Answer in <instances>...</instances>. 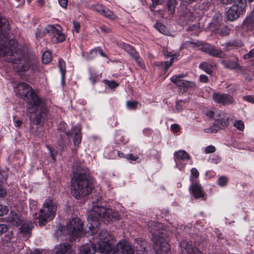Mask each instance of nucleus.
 I'll return each instance as SVG.
<instances>
[{"label":"nucleus","mask_w":254,"mask_h":254,"mask_svg":"<svg viewBox=\"0 0 254 254\" xmlns=\"http://www.w3.org/2000/svg\"><path fill=\"white\" fill-rule=\"evenodd\" d=\"M8 30V21L5 18L0 17V57H3L5 60L11 62L17 72H24L29 69L33 72L38 71L39 67L37 62L24 56L22 51L16 50L17 43L15 41H9L8 47L3 45V43H6L7 41Z\"/></svg>","instance_id":"nucleus-1"},{"label":"nucleus","mask_w":254,"mask_h":254,"mask_svg":"<svg viewBox=\"0 0 254 254\" xmlns=\"http://www.w3.org/2000/svg\"><path fill=\"white\" fill-rule=\"evenodd\" d=\"M96 244L90 243L82 246L80 254H94L97 251L103 254H134L130 244L125 240L119 241L114 246L113 237L106 231H102L96 237Z\"/></svg>","instance_id":"nucleus-2"},{"label":"nucleus","mask_w":254,"mask_h":254,"mask_svg":"<svg viewBox=\"0 0 254 254\" xmlns=\"http://www.w3.org/2000/svg\"><path fill=\"white\" fill-rule=\"evenodd\" d=\"M14 90L17 95L28 100L27 110L31 122L40 125L47 117V107L44 100L40 99L26 83H20Z\"/></svg>","instance_id":"nucleus-3"},{"label":"nucleus","mask_w":254,"mask_h":254,"mask_svg":"<svg viewBox=\"0 0 254 254\" xmlns=\"http://www.w3.org/2000/svg\"><path fill=\"white\" fill-rule=\"evenodd\" d=\"M119 215L116 211L104 207L94 205L87 214V220L90 225L89 227L90 235H93L97 231V228L100 221H116L119 218Z\"/></svg>","instance_id":"nucleus-4"},{"label":"nucleus","mask_w":254,"mask_h":254,"mask_svg":"<svg viewBox=\"0 0 254 254\" xmlns=\"http://www.w3.org/2000/svg\"><path fill=\"white\" fill-rule=\"evenodd\" d=\"M71 184V193L77 199L91 193L93 188L92 182L88 180L87 173H82L78 170L74 173Z\"/></svg>","instance_id":"nucleus-5"},{"label":"nucleus","mask_w":254,"mask_h":254,"mask_svg":"<svg viewBox=\"0 0 254 254\" xmlns=\"http://www.w3.org/2000/svg\"><path fill=\"white\" fill-rule=\"evenodd\" d=\"M57 208V204L53 199H46L42 208L40 211L38 217L39 225L44 226L52 220L55 216Z\"/></svg>","instance_id":"nucleus-6"},{"label":"nucleus","mask_w":254,"mask_h":254,"mask_svg":"<svg viewBox=\"0 0 254 254\" xmlns=\"http://www.w3.org/2000/svg\"><path fill=\"white\" fill-rule=\"evenodd\" d=\"M152 240L155 254H171V246L163 232L153 233Z\"/></svg>","instance_id":"nucleus-7"},{"label":"nucleus","mask_w":254,"mask_h":254,"mask_svg":"<svg viewBox=\"0 0 254 254\" xmlns=\"http://www.w3.org/2000/svg\"><path fill=\"white\" fill-rule=\"evenodd\" d=\"M63 231L64 234L69 235L72 239L81 237L84 234L82 222L79 218H73L69 220Z\"/></svg>","instance_id":"nucleus-8"},{"label":"nucleus","mask_w":254,"mask_h":254,"mask_svg":"<svg viewBox=\"0 0 254 254\" xmlns=\"http://www.w3.org/2000/svg\"><path fill=\"white\" fill-rule=\"evenodd\" d=\"M46 30L53 42L59 43L64 40L65 37L62 32V28L60 26L49 25L47 26Z\"/></svg>","instance_id":"nucleus-9"},{"label":"nucleus","mask_w":254,"mask_h":254,"mask_svg":"<svg viewBox=\"0 0 254 254\" xmlns=\"http://www.w3.org/2000/svg\"><path fill=\"white\" fill-rule=\"evenodd\" d=\"M174 158L176 167L182 170L186 166V162L190 159V156L184 150H179L174 153Z\"/></svg>","instance_id":"nucleus-10"},{"label":"nucleus","mask_w":254,"mask_h":254,"mask_svg":"<svg viewBox=\"0 0 254 254\" xmlns=\"http://www.w3.org/2000/svg\"><path fill=\"white\" fill-rule=\"evenodd\" d=\"M239 6L238 4H234L227 11L226 16L228 20L233 21L237 19L243 10L244 5Z\"/></svg>","instance_id":"nucleus-11"},{"label":"nucleus","mask_w":254,"mask_h":254,"mask_svg":"<svg viewBox=\"0 0 254 254\" xmlns=\"http://www.w3.org/2000/svg\"><path fill=\"white\" fill-rule=\"evenodd\" d=\"M184 76L185 75L183 74L174 75L171 78V80L175 84L179 86L187 88H194L195 87L194 83L184 80L183 78Z\"/></svg>","instance_id":"nucleus-12"},{"label":"nucleus","mask_w":254,"mask_h":254,"mask_svg":"<svg viewBox=\"0 0 254 254\" xmlns=\"http://www.w3.org/2000/svg\"><path fill=\"white\" fill-rule=\"evenodd\" d=\"M190 191L195 198L204 199V193L200 185L198 182L191 183Z\"/></svg>","instance_id":"nucleus-13"},{"label":"nucleus","mask_w":254,"mask_h":254,"mask_svg":"<svg viewBox=\"0 0 254 254\" xmlns=\"http://www.w3.org/2000/svg\"><path fill=\"white\" fill-rule=\"evenodd\" d=\"M213 98L217 103L223 105L232 103L233 101L231 96L224 94L214 93Z\"/></svg>","instance_id":"nucleus-14"},{"label":"nucleus","mask_w":254,"mask_h":254,"mask_svg":"<svg viewBox=\"0 0 254 254\" xmlns=\"http://www.w3.org/2000/svg\"><path fill=\"white\" fill-rule=\"evenodd\" d=\"M201 50L202 51L209 54L210 56L218 57L220 58H222L223 56V54L221 51L215 49L213 46L208 44H205L202 46V47L201 48Z\"/></svg>","instance_id":"nucleus-15"},{"label":"nucleus","mask_w":254,"mask_h":254,"mask_svg":"<svg viewBox=\"0 0 254 254\" xmlns=\"http://www.w3.org/2000/svg\"><path fill=\"white\" fill-rule=\"evenodd\" d=\"M179 17L181 20L188 22L192 20L193 15L190 9L185 6H183L179 11Z\"/></svg>","instance_id":"nucleus-16"},{"label":"nucleus","mask_w":254,"mask_h":254,"mask_svg":"<svg viewBox=\"0 0 254 254\" xmlns=\"http://www.w3.org/2000/svg\"><path fill=\"white\" fill-rule=\"evenodd\" d=\"M124 48L127 52L132 56L142 68L144 67L142 59L138 56L135 50L131 46L127 44H125L124 45Z\"/></svg>","instance_id":"nucleus-17"},{"label":"nucleus","mask_w":254,"mask_h":254,"mask_svg":"<svg viewBox=\"0 0 254 254\" xmlns=\"http://www.w3.org/2000/svg\"><path fill=\"white\" fill-rule=\"evenodd\" d=\"M164 54L165 57L167 58H171L170 62H166L165 63L161 62L159 63L158 64H157L156 65L158 66H161L162 67H163L164 68L165 72H166L169 66H170L174 62L176 54L174 52L169 51H164Z\"/></svg>","instance_id":"nucleus-18"},{"label":"nucleus","mask_w":254,"mask_h":254,"mask_svg":"<svg viewBox=\"0 0 254 254\" xmlns=\"http://www.w3.org/2000/svg\"><path fill=\"white\" fill-rule=\"evenodd\" d=\"M71 134L73 136V142L74 145H78L81 142L80 127H75L72 128Z\"/></svg>","instance_id":"nucleus-19"},{"label":"nucleus","mask_w":254,"mask_h":254,"mask_svg":"<svg viewBox=\"0 0 254 254\" xmlns=\"http://www.w3.org/2000/svg\"><path fill=\"white\" fill-rule=\"evenodd\" d=\"M180 247L183 254H189L194 248L192 247L190 242L187 240H184L181 242Z\"/></svg>","instance_id":"nucleus-20"},{"label":"nucleus","mask_w":254,"mask_h":254,"mask_svg":"<svg viewBox=\"0 0 254 254\" xmlns=\"http://www.w3.org/2000/svg\"><path fill=\"white\" fill-rule=\"evenodd\" d=\"M213 124L216 127L214 131H217L218 129L223 128L226 127L228 125V121L223 117H221L218 119H216Z\"/></svg>","instance_id":"nucleus-21"},{"label":"nucleus","mask_w":254,"mask_h":254,"mask_svg":"<svg viewBox=\"0 0 254 254\" xmlns=\"http://www.w3.org/2000/svg\"><path fill=\"white\" fill-rule=\"evenodd\" d=\"M70 246L67 244H60L55 248L56 254H64L68 250Z\"/></svg>","instance_id":"nucleus-22"},{"label":"nucleus","mask_w":254,"mask_h":254,"mask_svg":"<svg viewBox=\"0 0 254 254\" xmlns=\"http://www.w3.org/2000/svg\"><path fill=\"white\" fill-rule=\"evenodd\" d=\"M222 64L226 67L231 68V69H240L241 67L236 62L234 61H227L226 60H223L221 62Z\"/></svg>","instance_id":"nucleus-23"},{"label":"nucleus","mask_w":254,"mask_h":254,"mask_svg":"<svg viewBox=\"0 0 254 254\" xmlns=\"http://www.w3.org/2000/svg\"><path fill=\"white\" fill-rule=\"evenodd\" d=\"M59 67L62 75V82L64 83V79L65 74V62L62 59L59 60Z\"/></svg>","instance_id":"nucleus-24"},{"label":"nucleus","mask_w":254,"mask_h":254,"mask_svg":"<svg viewBox=\"0 0 254 254\" xmlns=\"http://www.w3.org/2000/svg\"><path fill=\"white\" fill-rule=\"evenodd\" d=\"M8 221L11 225L15 226L19 225L21 222L18 215L14 212H11L10 213V216L9 217Z\"/></svg>","instance_id":"nucleus-25"},{"label":"nucleus","mask_w":254,"mask_h":254,"mask_svg":"<svg viewBox=\"0 0 254 254\" xmlns=\"http://www.w3.org/2000/svg\"><path fill=\"white\" fill-rule=\"evenodd\" d=\"M199 67L201 69L208 74H210L212 72L214 68L212 65L206 62L200 64Z\"/></svg>","instance_id":"nucleus-26"},{"label":"nucleus","mask_w":254,"mask_h":254,"mask_svg":"<svg viewBox=\"0 0 254 254\" xmlns=\"http://www.w3.org/2000/svg\"><path fill=\"white\" fill-rule=\"evenodd\" d=\"M98 53H99L100 55L102 57H106V55L104 53L103 51L101 49L97 48L95 49L94 50H92L90 52V55L89 56L88 59H91L94 58L97 55Z\"/></svg>","instance_id":"nucleus-27"},{"label":"nucleus","mask_w":254,"mask_h":254,"mask_svg":"<svg viewBox=\"0 0 254 254\" xmlns=\"http://www.w3.org/2000/svg\"><path fill=\"white\" fill-rule=\"evenodd\" d=\"M155 28L161 33L165 35H168L169 33L166 26L160 23H156L155 25Z\"/></svg>","instance_id":"nucleus-28"},{"label":"nucleus","mask_w":254,"mask_h":254,"mask_svg":"<svg viewBox=\"0 0 254 254\" xmlns=\"http://www.w3.org/2000/svg\"><path fill=\"white\" fill-rule=\"evenodd\" d=\"M199 176V172L196 168H193L191 170V176L190 178L191 183L198 182L197 178Z\"/></svg>","instance_id":"nucleus-29"},{"label":"nucleus","mask_w":254,"mask_h":254,"mask_svg":"<svg viewBox=\"0 0 254 254\" xmlns=\"http://www.w3.org/2000/svg\"><path fill=\"white\" fill-rule=\"evenodd\" d=\"M176 5V0H169L167 2V8L170 14H173Z\"/></svg>","instance_id":"nucleus-30"},{"label":"nucleus","mask_w":254,"mask_h":254,"mask_svg":"<svg viewBox=\"0 0 254 254\" xmlns=\"http://www.w3.org/2000/svg\"><path fill=\"white\" fill-rule=\"evenodd\" d=\"M32 229V226L23 224L20 228V232L26 237L29 236V232Z\"/></svg>","instance_id":"nucleus-31"},{"label":"nucleus","mask_w":254,"mask_h":254,"mask_svg":"<svg viewBox=\"0 0 254 254\" xmlns=\"http://www.w3.org/2000/svg\"><path fill=\"white\" fill-rule=\"evenodd\" d=\"M42 59L43 63L45 64L49 63L52 59V56L50 52H45L42 55Z\"/></svg>","instance_id":"nucleus-32"},{"label":"nucleus","mask_w":254,"mask_h":254,"mask_svg":"<svg viewBox=\"0 0 254 254\" xmlns=\"http://www.w3.org/2000/svg\"><path fill=\"white\" fill-rule=\"evenodd\" d=\"M228 182V178L225 176L220 177L217 180V184L220 187H225Z\"/></svg>","instance_id":"nucleus-33"},{"label":"nucleus","mask_w":254,"mask_h":254,"mask_svg":"<svg viewBox=\"0 0 254 254\" xmlns=\"http://www.w3.org/2000/svg\"><path fill=\"white\" fill-rule=\"evenodd\" d=\"M92 8L96 11L97 12L100 13L101 15L102 13H104L105 8L103 7V6L100 4L97 3L95 4H94L92 6Z\"/></svg>","instance_id":"nucleus-34"},{"label":"nucleus","mask_w":254,"mask_h":254,"mask_svg":"<svg viewBox=\"0 0 254 254\" xmlns=\"http://www.w3.org/2000/svg\"><path fill=\"white\" fill-rule=\"evenodd\" d=\"M234 126L240 131H243L245 128L244 122L242 120L235 121Z\"/></svg>","instance_id":"nucleus-35"},{"label":"nucleus","mask_w":254,"mask_h":254,"mask_svg":"<svg viewBox=\"0 0 254 254\" xmlns=\"http://www.w3.org/2000/svg\"><path fill=\"white\" fill-rule=\"evenodd\" d=\"M102 15L111 19H115L117 17L112 11L109 9L106 10L105 9L104 13H102Z\"/></svg>","instance_id":"nucleus-36"},{"label":"nucleus","mask_w":254,"mask_h":254,"mask_svg":"<svg viewBox=\"0 0 254 254\" xmlns=\"http://www.w3.org/2000/svg\"><path fill=\"white\" fill-rule=\"evenodd\" d=\"M127 107L130 110L135 109L138 105V102L134 101H128L126 103Z\"/></svg>","instance_id":"nucleus-37"},{"label":"nucleus","mask_w":254,"mask_h":254,"mask_svg":"<svg viewBox=\"0 0 254 254\" xmlns=\"http://www.w3.org/2000/svg\"><path fill=\"white\" fill-rule=\"evenodd\" d=\"M105 83L109 88L110 89H113L116 88L118 86V83H116L114 81H109V80H105Z\"/></svg>","instance_id":"nucleus-38"},{"label":"nucleus","mask_w":254,"mask_h":254,"mask_svg":"<svg viewBox=\"0 0 254 254\" xmlns=\"http://www.w3.org/2000/svg\"><path fill=\"white\" fill-rule=\"evenodd\" d=\"M184 102L182 100L179 101L176 103V111L177 112H181L184 108Z\"/></svg>","instance_id":"nucleus-39"},{"label":"nucleus","mask_w":254,"mask_h":254,"mask_svg":"<svg viewBox=\"0 0 254 254\" xmlns=\"http://www.w3.org/2000/svg\"><path fill=\"white\" fill-rule=\"evenodd\" d=\"M216 148L213 145H209L206 147L204 149V152L206 154L211 153L215 152Z\"/></svg>","instance_id":"nucleus-40"},{"label":"nucleus","mask_w":254,"mask_h":254,"mask_svg":"<svg viewBox=\"0 0 254 254\" xmlns=\"http://www.w3.org/2000/svg\"><path fill=\"white\" fill-rule=\"evenodd\" d=\"M80 24L77 21H73V29H72V32H76V33H78L80 29Z\"/></svg>","instance_id":"nucleus-41"},{"label":"nucleus","mask_w":254,"mask_h":254,"mask_svg":"<svg viewBox=\"0 0 254 254\" xmlns=\"http://www.w3.org/2000/svg\"><path fill=\"white\" fill-rule=\"evenodd\" d=\"M243 99L246 101L254 104V95L244 96Z\"/></svg>","instance_id":"nucleus-42"},{"label":"nucleus","mask_w":254,"mask_h":254,"mask_svg":"<svg viewBox=\"0 0 254 254\" xmlns=\"http://www.w3.org/2000/svg\"><path fill=\"white\" fill-rule=\"evenodd\" d=\"M8 209L7 206L0 205V216H3L8 212Z\"/></svg>","instance_id":"nucleus-43"},{"label":"nucleus","mask_w":254,"mask_h":254,"mask_svg":"<svg viewBox=\"0 0 254 254\" xmlns=\"http://www.w3.org/2000/svg\"><path fill=\"white\" fill-rule=\"evenodd\" d=\"M66 127L67 125L64 122H61L59 125V129L66 133V134H68V133L66 131Z\"/></svg>","instance_id":"nucleus-44"},{"label":"nucleus","mask_w":254,"mask_h":254,"mask_svg":"<svg viewBox=\"0 0 254 254\" xmlns=\"http://www.w3.org/2000/svg\"><path fill=\"white\" fill-rule=\"evenodd\" d=\"M100 76L99 75H95L93 74L91 75L89 79L92 83H94L97 80H98Z\"/></svg>","instance_id":"nucleus-45"},{"label":"nucleus","mask_w":254,"mask_h":254,"mask_svg":"<svg viewBox=\"0 0 254 254\" xmlns=\"http://www.w3.org/2000/svg\"><path fill=\"white\" fill-rule=\"evenodd\" d=\"M171 129L174 132H177L180 130V127L178 125L174 124L171 126Z\"/></svg>","instance_id":"nucleus-46"},{"label":"nucleus","mask_w":254,"mask_h":254,"mask_svg":"<svg viewBox=\"0 0 254 254\" xmlns=\"http://www.w3.org/2000/svg\"><path fill=\"white\" fill-rule=\"evenodd\" d=\"M126 157L127 159H130L132 161H136L138 159V157L137 156L134 155L132 154H127Z\"/></svg>","instance_id":"nucleus-47"},{"label":"nucleus","mask_w":254,"mask_h":254,"mask_svg":"<svg viewBox=\"0 0 254 254\" xmlns=\"http://www.w3.org/2000/svg\"><path fill=\"white\" fill-rule=\"evenodd\" d=\"M68 0H59V4L63 8H66Z\"/></svg>","instance_id":"nucleus-48"},{"label":"nucleus","mask_w":254,"mask_h":254,"mask_svg":"<svg viewBox=\"0 0 254 254\" xmlns=\"http://www.w3.org/2000/svg\"><path fill=\"white\" fill-rule=\"evenodd\" d=\"M247 240L249 241L250 242L251 244H254V234L250 233L248 236H247Z\"/></svg>","instance_id":"nucleus-49"},{"label":"nucleus","mask_w":254,"mask_h":254,"mask_svg":"<svg viewBox=\"0 0 254 254\" xmlns=\"http://www.w3.org/2000/svg\"><path fill=\"white\" fill-rule=\"evenodd\" d=\"M254 57V49H253L249 54L244 55V58L245 59H248L250 57Z\"/></svg>","instance_id":"nucleus-50"},{"label":"nucleus","mask_w":254,"mask_h":254,"mask_svg":"<svg viewBox=\"0 0 254 254\" xmlns=\"http://www.w3.org/2000/svg\"><path fill=\"white\" fill-rule=\"evenodd\" d=\"M13 121H14V124L15 127H18L21 126V125L22 124V122L20 120H19L17 119H16L14 117L13 118Z\"/></svg>","instance_id":"nucleus-51"},{"label":"nucleus","mask_w":254,"mask_h":254,"mask_svg":"<svg viewBox=\"0 0 254 254\" xmlns=\"http://www.w3.org/2000/svg\"><path fill=\"white\" fill-rule=\"evenodd\" d=\"M229 31V30L227 28H226V27L223 28L221 29V31H220L221 35L222 36L226 35L228 34Z\"/></svg>","instance_id":"nucleus-52"},{"label":"nucleus","mask_w":254,"mask_h":254,"mask_svg":"<svg viewBox=\"0 0 254 254\" xmlns=\"http://www.w3.org/2000/svg\"><path fill=\"white\" fill-rule=\"evenodd\" d=\"M7 226L4 224L0 225V235L7 231Z\"/></svg>","instance_id":"nucleus-53"},{"label":"nucleus","mask_w":254,"mask_h":254,"mask_svg":"<svg viewBox=\"0 0 254 254\" xmlns=\"http://www.w3.org/2000/svg\"><path fill=\"white\" fill-rule=\"evenodd\" d=\"M207 77L205 75H200L199 76V80L202 82H206L207 81Z\"/></svg>","instance_id":"nucleus-54"},{"label":"nucleus","mask_w":254,"mask_h":254,"mask_svg":"<svg viewBox=\"0 0 254 254\" xmlns=\"http://www.w3.org/2000/svg\"><path fill=\"white\" fill-rule=\"evenodd\" d=\"M254 18L253 16L250 17H249L246 19L245 22L247 24L249 25L251 24V22L254 20Z\"/></svg>","instance_id":"nucleus-55"},{"label":"nucleus","mask_w":254,"mask_h":254,"mask_svg":"<svg viewBox=\"0 0 254 254\" xmlns=\"http://www.w3.org/2000/svg\"><path fill=\"white\" fill-rule=\"evenodd\" d=\"M5 194H6L5 190L2 189H0V197L4 196Z\"/></svg>","instance_id":"nucleus-56"},{"label":"nucleus","mask_w":254,"mask_h":254,"mask_svg":"<svg viewBox=\"0 0 254 254\" xmlns=\"http://www.w3.org/2000/svg\"><path fill=\"white\" fill-rule=\"evenodd\" d=\"M37 3L40 5H43L44 4V0H37Z\"/></svg>","instance_id":"nucleus-57"},{"label":"nucleus","mask_w":254,"mask_h":254,"mask_svg":"<svg viewBox=\"0 0 254 254\" xmlns=\"http://www.w3.org/2000/svg\"><path fill=\"white\" fill-rule=\"evenodd\" d=\"M153 4H157L158 3L159 0H152Z\"/></svg>","instance_id":"nucleus-58"},{"label":"nucleus","mask_w":254,"mask_h":254,"mask_svg":"<svg viewBox=\"0 0 254 254\" xmlns=\"http://www.w3.org/2000/svg\"><path fill=\"white\" fill-rule=\"evenodd\" d=\"M42 36L43 35H40V34L38 33H36V37H42Z\"/></svg>","instance_id":"nucleus-59"},{"label":"nucleus","mask_w":254,"mask_h":254,"mask_svg":"<svg viewBox=\"0 0 254 254\" xmlns=\"http://www.w3.org/2000/svg\"><path fill=\"white\" fill-rule=\"evenodd\" d=\"M48 149L49 150L50 153H51V157L52 158H53V154L52 153L51 150V149L50 148V147H48Z\"/></svg>","instance_id":"nucleus-60"},{"label":"nucleus","mask_w":254,"mask_h":254,"mask_svg":"<svg viewBox=\"0 0 254 254\" xmlns=\"http://www.w3.org/2000/svg\"><path fill=\"white\" fill-rule=\"evenodd\" d=\"M209 116L213 117H214V115H213V113H210Z\"/></svg>","instance_id":"nucleus-61"},{"label":"nucleus","mask_w":254,"mask_h":254,"mask_svg":"<svg viewBox=\"0 0 254 254\" xmlns=\"http://www.w3.org/2000/svg\"><path fill=\"white\" fill-rule=\"evenodd\" d=\"M143 249H144V252L146 251V248H143Z\"/></svg>","instance_id":"nucleus-62"},{"label":"nucleus","mask_w":254,"mask_h":254,"mask_svg":"<svg viewBox=\"0 0 254 254\" xmlns=\"http://www.w3.org/2000/svg\"><path fill=\"white\" fill-rule=\"evenodd\" d=\"M17 1H19L20 0H16Z\"/></svg>","instance_id":"nucleus-63"}]
</instances>
